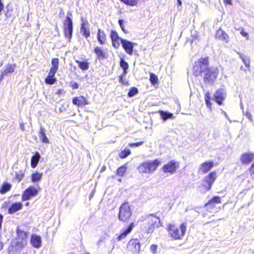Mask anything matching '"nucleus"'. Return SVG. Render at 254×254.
<instances>
[{
  "label": "nucleus",
  "mask_w": 254,
  "mask_h": 254,
  "mask_svg": "<svg viewBox=\"0 0 254 254\" xmlns=\"http://www.w3.org/2000/svg\"><path fill=\"white\" fill-rule=\"evenodd\" d=\"M159 159L153 161H148L142 163L139 165L137 169L140 173L150 174L156 171L160 164Z\"/></svg>",
  "instance_id": "obj_4"
},
{
  "label": "nucleus",
  "mask_w": 254,
  "mask_h": 254,
  "mask_svg": "<svg viewBox=\"0 0 254 254\" xmlns=\"http://www.w3.org/2000/svg\"><path fill=\"white\" fill-rule=\"evenodd\" d=\"M150 78L149 80L151 83L152 85H155L158 82V78L157 75H156L154 73L150 72L149 73Z\"/></svg>",
  "instance_id": "obj_39"
},
{
  "label": "nucleus",
  "mask_w": 254,
  "mask_h": 254,
  "mask_svg": "<svg viewBox=\"0 0 254 254\" xmlns=\"http://www.w3.org/2000/svg\"><path fill=\"white\" fill-rule=\"evenodd\" d=\"M132 214L130 207L127 202L123 203L119 208L118 218L123 222H128Z\"/></svg>",
  "instance_id": "obj_7"
},
{
  "label": "nucleus",
  "mask_w": 254,
  "mask_h": 254,
  "mask_svg": "<svg viewBox=\"0 0 254 254\" xmlns=\"http://www.w3.org/2000/svg\"><path fill=\"white\" fill-rule=\"evenodd\" d=\"M217 177V173L215 171L210 172L203 178L200 187L204 191L210 190Z\"/></svg>",
  "instance_id": "obj_6"
},
{
  "label": "nucleus",
  "mask_w": 254,
  "mask_h": 254,
  "mask_svg": "<svg viewBox=\"0 0 254 254\" xmlns=\"http://www.w3.org/2000/svg\"><path fill=\"white\" fill-rule=\"evenodd\" d=\"M125 75H124L123 73L122 75L120 76L119 81L123 85H127L128 82L124 80V77Z\"/></svg>",
  "instance_id": "obj_47"
},
{
  "label": "nucleus",
  "mask_w": 254,
  "mask_h": 254,
  "mask_svg": "<svg viewBox=\"0 0 254 254\" xmlns=\"http://www.w3.org/2000/svg\"><path fill=\"white\" fill-rule=\"evenodd\" d=\"M45 132L46 129L43 127H41L39 132V135L42 142L45 143H49V140L46 136Z\"/></svg>",
  "instance_id": "obj_30"
},
{
  "label": "nucleus",
  "mask_w": 254,
  "mask_h": 254,
  "mask_svg": "<svg viewBox=\"0 0 254 254\" xmlns=\"http://www.w3.org/2000/svg\"><path fill=\"white\" fill-rule=\"evenodd\" d=\"M72 102L74 105L78 107L89 104L88 100L83 96L73 97Z\"/></svg>",
  "instance_id": "obj_22"
},
{
  "label": "nucleus",
  "mask_w": 254,
  "mask_h": 254,
  "mask_svg": "<svg viewBox=\"0 0 254 254\" xmlns=\"http://www.w3.org/2000/svg\"><path fill=\"white\" fill-rule=\"evenodd\" d=\"M24 177V172L22 170H20L18 172L16 173L15 175V179L20 182Z\"/></svg>",
  "instance_id": "obj_40"
},
{
  "label": "nucleus",
  "mask_w": 254,
  "mask_h": 254,
  "mask_svg": "<svg viewBox=\"0 0 254 254\" xmlns=\"http://www.w3.org/2000/svg\"><path fill=\"white\" fill-rule=\"evenodd\" d=\"M214 163L212 160H208L202 163L199 167L198 171L202 174L208 173L213 167Z\"/></svg>",
  "instance_id": "obj_18"
},
{
  "label": "nucleus",
  "mask_w": 254,
  "mask_h": 254,
  "mask_svg": "<svg viewBox=\"0 0 254 254\" xmlns=\"http://www.w3.org/2000/svg\"><path fill=\"white\" fill-rule=\"evenodd\" d=\"M163 226V223L156 213L147 215L142 220L140 225L141 230L147 234L154 232L155 229Z\"/></svg>",
  "instance_id": "obj_2"
},
{
  "label": "nucleus",
  "mask_w": 254,
  "mask_h": 254,
  "mask_svg": "<svg viewBox=\"0 0 254 254\" xmlns=\"http://www.w3.org/2000/svg\"><path fill=\"white\" fill-rule=\"evenodd\" d=\"M16 67V64H6L0 74V81L2 80L4 77L7 76L9 73H13Z\"/></svg>",
  "instance_id": "obj_20"
},
{
  "label": "nucleus",
  "mask_w": 254,
  "mask_h": 254,
  "mask_svg": "<svg viewBox=\"0 0 254 254\" xmlns=\"http://www.w3.org/2000/svg\"><path fill=\"white\" fill-rule=\"evenodd\" d=\"M192 75L202 78L204 83L213 84L217 79L219 69L217 67L209 66V58L201 57L195 61L191 68Z\"/></svg>",
  "instance_id": "obj_1"
},
{
  "label": "nucleus",
  "mask_w": 254,
  "mask_h": 254,
  "mask_svg": "<svg viewBox=\"0 0 254 254\" xmlns=\"http://www.w3.org/2000/svg\"><path fill=\"white\" fill-rule=\"evenodd\" d=\"M3 246V243L0 241V251L2 249Z\"/></svg>",
  "instance_id": "obj_56"
},
{
  "label": "nucleus",
  "mask_w": 254,
  "mask_h": 254,
  "mask_svg": "<svg viewBox=\"0 0 254 254\" xmlns=\"http://www.w3.org/2000/svg\"><path fill=\"white\" fill-rule=\"evenodd\" d=\"M166 230L170 238L172 240H181L185 236L187 231V224L186 223H182L179 227L174 224H168Z\"/></svg>",
  "instance_id": "obj_3"
},
{
  "label": "nucleus",
  "mask_w": 254,
  "mask_h": 254,
  "mask_svg": "<svg viewBox=\"0 0 254 254\" xmlns=\"http://www.w3.org/2000/svg\"><path fill=\"white\" fill-rule=\"evenodd\" d=\"M121 44L126 53L129 55L133 54L134 46L136 45V43L124 39L121 40Z\"/></svg>",
  "instance_id": "obj_16"
},
{
  "label": "nucleus",
  "mask_w": 254,
  "mask_h": 254,
  "mask_svg": "<svg viewBox=\"0 0 254 254\" xmlns=\"http://www.w3.org/2000/svg\"><path fill=\"white\" fill-rule=\"evenodd\" d=\"M240 58L242 59L243 63H244L245 66L247 67V70L248 71L250 70V58L249 57H246L245 56H244L242 55H241Z\"/></svg>",
  "instance_id": "obj_37"
},
{
  "label": "nucleus",
  "mask_w": 254,
  "mask_h": 254,
  "mask_svg": "<svg viewBox=\"0 0 254 254\" xmlns=\"http://www.w3.org/2000/svg\"><path fill=\"white\" fill-rule=\"evenodd\" d=\"M143 143H144V141H139V142H135V143H129L128 144V145L131 147H137L140 145H141L142 144H143Z\"/></svg>",
  "instance_id": "obj_46"
},
{
  "label": "nucleus",
  "mask_w": 254,
  "mask_h": 254,
  "mask_svg": "<svg viewBox=\"0 0 254 254\" xmlns=\"http://www.w3.org/2000/svg\"><path fill=\"white\" fill-rule=\"evenodd\" d=\"M3 8H4L3 4L2 3V1H0V13L3 9Z\"/></svg>",
  "instance_id": "obj_54"
},
{
  "label": "nucleus",
  "mask_w": 254,
  "mask_h": 254,
  "mask_svg": "<svg viewBox=\"0 0 254 254\" xmlns=\"http://www.w3.org/2000/svg\"><path fill=\"white\" fill-rule=\"evenodd\" d=\"M2 65V64H0V67Z\"/></svg>",
  "instance_id": "obj_59"
},
{
  "label": "nucleus",
  "mask_w": 254,
  "mask_h": 254,
  "mask_svg": "<svg viewBox=\"0 0 254 254\" xmlns=\"http://www.w3.org/2000/svg\"><path fill=\"white\" fill-rule=\"evenodd\" d=\"M179 6H181L182 4V1L181 0H177Z\"/></svg>",
  "instance_id": "obj_57"
},
{
  "label": "nucleus",
  "mask_w": 254,
  "mask_h": 254,
  "mask_svg": "<svg viewBox=\"0 0 254 254\" xmlns=\"http://www.w3.org/2000/svg\"><path fill=\"white\" fill-rule=\"evenodd\" d=\"M120 64L121 67L123 69L124 75H126L127 72V69L128 68V64L124 59H121L120 61Z\"/></svg>",
  "instance_id": "obj_36"
},
{
  "label": "nucleus",
  "mask_w": 254,
  "mask_h": 254,
  "mask_svg": "<svg viewBox=\"0 0 254 254\" xmlns=\"http://www.w3.org/2000/svg\"><path fill=\"white\" fill-rule=\"evenodd\" d=\"M254 160V152L251 151L242 153L239 158L241 164L244 166H248Z\"/></svg>",
  "instance_id": "obj_14"
},
{
  "label": "nucleus",
  "mask_w": 254,
  "mask_h": 254,
  "mask_svg": "<svg viewBox=\"0 0 254 254\" xmlns=\"http://www.w3.org/2000/svg\"><path fill=\"white\" fill-rule=\"evenodd\" d=\"M226 96V91L223 88H218L213 94V100L218 105H223Z\"/></svg>",
  "instance_id": "obj_11"
},
{
  "label": "nucleus",
  "mask_w": 254,
  "mask_h": 254,
  "mask_svg": "<svg viewBox=\"0 0 254 254\" xmlns=\"http://www.w3.org/2000/svg\"><path fill=\"white\" fill-rule=\"evenodd\" d=\"M83 254H88V253H84Z\"/></svg>",
  "instance_id": "obj_60"
},
{
  "label": "nucleus",
  "mask_w": 254,
  "mask_h": 254,
  "mask_svg": "<svg viewBox=\"0 0 254 254\" xmlns=\"http://www.w3.org/2000/svg\"><path fill=\"white\" fill-rule=\"evenodd\" d=\"M224 3L227 5V4H230L232 5V0H223Z\"/></svg>",
  "instance_id": "obj_52"
},
{
  "label": "nucleus",
  "mask_w": 254,
  "mask_h": 254,
  "mask_svg": "<svg viewBox=\"0 0 254 254\" xmlns=\"http://www.w3.org/2000/svg\"><path fill=\"white\" fill-rule=\"evenodd\" d=\"M75 62L78 64L79 68L82 71H86L88 69L89 63L87 59H85L82 61L75 60Z\"/></svg>",
  "instance_id": "obj_28"
},
{
  "label": "nucleus",
  "mask_w": 254,
  "mask_h": 254,
  "mask_svg": "<svg viewBox=\"0 0 254 254\" xmlns=\"http://www.w3.org/2000/svg\"><path fill=\"white\" fill-rule=\"evenodd\" d=\"M65 91L63 89H59L56 93V94L57 95H58V96H61L62 95H64L65 93Z\"/></svg>",
  "instance_id": "obj_49"
},
{
  "label": "nucleus",
  "mask_w": 254,
  "mask_h": 254,
  "mask_svg": "<svg viewBox=\"0 0 254 254\" xmlns=\"http://www.w3.org/2000/svg\"><path fill=\"white\" fill-rule=\"evenodd\" d=\"M80 32L85 38L90 36V31L88 27V23L87 21H84L81 23Z\"/></svg>",
  "instance_id": "obj_24"
},
{
  "label": "nucleus",
  "mask_w": 254,
  "mask_h": 254,
  "mask_svg": "<svg viewBox=\"0 0 254 254\" xmlns=\"http://www.w3.org/2000/svg\"><path fill=\"white\" fill-rule=\"evenodd\" d=\"M78 84L76 82H74L71 83V87L72 89H76L78 88Z\"/></svg>",
  "instance_id": "obj_50"
},
{
  "label": "nucleus",
  "mask_w": 254,
  "mask_h": 254,
  "mask_svg": "<svg viewBox=\"0 0 254 254\" xmlns=\"http://www.w3.org/2000/svg\"><path fill=\"white\" fill-rule=\"evenodd\" d=\"M245 115L249 120H250L251 121H253V116L250 112L247 111Z\"/></svg>",
  "instance_id": "obj_48"
},
{
  "label": "nucleus",
  "mask_w": 254,
  "mask_h": 254,
  "mask_svg": "<svg viewBox=\"0 0 254 254\" xmlns=\"http://www.w3.org/2000/svg\"><path fill=\"white\" fill-rule=\"evenodd\" d=\"M135 226V224L134 223H130L127 228L124 230L123 232H122L117 238L118 241H121L124 239H125L127 235L130 233L132 230L133 228Z\"/></svg>",
  "instance_id": "obj_25"
},
{
  "label": "nucleus",
  "mask_w": 254,
  "mask_h": 254,
  "mask_svg": "<svg viewBox=\"0 0 254 254\" xmlns=\"http://www.w3.org/2000/svg\"><path fill=\"white\" fill-rule=\"evenodd\" d=\"M2 1V0H0V1Z\"/></svg>",
  "instance_id": "obj_61"
},
{
  "label": "nucleus",
  "mask_w": 254,
  "mask_h": 254,
  "mask_svg": "<svg viewBox=\"0 0 254 254\" xmlns=\"http://www.w3.org/2000/svg\"><path fill=\"white\" fill-rule=\"evenodd\" d=\"M127 170V165L124 164L119 167L116 171V176L123 177Z\"/></svg>",
  "instance_id": "obj_35"
},
{
  "label": "nucleus",
  "mask_w": 254,
  "mask_h": 254,
  "mask_svg": "<svg viewBox=\"0 0 254 254\" xmlns=\"http://www.w3.org/2000/svg\"><path fill=\"white\" fill-rule=\"evenodd\" d=\"M63 24V32L64 37L69 41L71 39L73 32V24L71 19L69 16H66Z\"/></svg>",
  "instance_id": "obj_9"
},
{
  "label": "nucleus",
  "mask_w": 254,
  "mask_h": 254,
  "mask_svg": "<svg viewBox=\"0 0 254 254\" xmlns=\"http://www.w3.org/2000/svg\"><path fill=\"white\" fill-rule=\"evenodd\" d=\"M138 92V89L135 87H131L127 93V96L129 97H131L136 94H137Z\"/></svg>",
  "instance_id": "obj_42"
},
{
  "label": "nucleus",
  "mask_w": 254,
  "mask_h": 254,
  "mask_svg": "<svg viewBox=\"0 0 254 254\" xmlns=\"http://www.w3.org/2000/svg\"><path fill=\"white\" fill-rule=\"evenodd\" d=\"M130 154L131 151L129 149H125L120 152L119 155L121 159H124L127 157Z\"/></svg>",
  "instance_id": "obj_38"
},
{
  "label": "nucleus",
  "mask_w": 254,
  "mask_h": 254,
  "mask_svg": "<svg viewBox=\"0 0 254 254\" xmlns=\"http://www.w3.org/2000/svg\"><path fill=\"white\" fill-rule=\"evenodd\" d=\"M22 207V204L20 202L12 203L8 209L9 214H13L16 211L20 210Z\"/></svg>",
  "instance_id": "obj_27"
},
{
  "label": "nucleus",
  "mask_w": 254,
  "mask_h": 254,
  "mask_svg": "<svg viewBox=\"0 0 254 254\" xmlns=\"http://www.w3.org/2000/svg\"><path fill=\"white\" fill-rule=\"evenodd\" d=\"M106 166L103 165V166L101 167V172H103L104 171H105V169H106Z\"/></svg>",
  "instance_id": "obj_55"
},
{
  "label": "nucleus",
  "mask_w": 254,
  "mask_h": 254,
  "mask_svg": "<svg viewBox=\"0 0 254 254\" xmlns=\"http://www.w3.org/2000/svg\"><path fill=\"white\" fill-rule=\"evenodd\" d=\"M51 67L47 76L45 79L46 83L50 85L54 84L57 81L55 75L59 69V60L57 58H53L51 60Z\"/></svg>",
  "instance_id": "obj_5"
},
{
  "label": "nucleus",
  "mask_w": 254,
  "mask_h": 254,
  "mask_svg": "<svg viewBox=\"0 0 254 254\" xmlns=\"http://www.w3.org/2000/svg\"><path fill=\"white\" fill-rule=\"evenodd\" d=\"M221 203L220 197L218 196H214L209 201L204 204V207L206 208L207 211L213 212L216 210V204Z\"/></svg>",
  "instance_id": "obj_13"
},
{
  "label": "nucleus",
  "mask_w": 254,
  "mask_h": 254,
  "mask_svg": "<svg viewBox=\"0 0 254 254\" xmlns=\"http://www.w3.org/2000/svg\"><path fill=\"white\" fill-rule=\"evenodd\" d=\"M161 116L163 120H166L173 117V114L168 112H165L163 111H160Z\"/></svg>",
  "instance_id": "obj_41"
},
{
  "label": "nucleus",
  "mask_w": 254,
  "mask_h": 254,
  "mask_svg": "<svg viewBox=\"0 0 254 254\" xmlns=\"http://www.w3.org/2000/svg\"><path fill=\"white\" fill-rule=\"evenodd\" d=\"M40 157V155L38 152H36L31 157V166L32 168H35L37 167Z\"/></svg>",
  "instance_id": "obj_29"
},
{
  "label": "nucleus",
  "mask_w": 254,
  "mask_h": 254,
  "mask_svg": "<svg viewBox=\"0 0 254 254\" xmlns=\"http://www.w3.org/2000/svg\"><path fill=\"white\" fill-rule=\"evenodd\" d=\"M249 171L250 172V175L254 177V161L251 164V166L249 167Z\"/></svg>",
  "instance_id": "obj_45"
},
{
  "label": "nucleus",
  "mask_w": 254,
  "mask_h": 254,
  "mask_svg": "<svg viewBox=\"0 0 254 254\" xmlns=\"http://www.w3.org/2000/svg\"><path fill=\"white\" fill-rule=\"evenodd\" d=\"M94 52L99 60L105 59L108 57V53L106 50L103 49L102 47L99 46L95 47L94 49Z\"/></svg>",
  "instance_id": "obj_21"
},
{
  "label": "nucleus",
  "mask_w": 254,
  "mask_h": 254,
  "mask_svg": "<svg viewBox=\"0 0 254 254\" xmlns=\"http://www.w3.org/2000/svg\"><path fill=\"white\" fill-rule=\"evenodd\" d=\"M179 167V163L172 160L164 164L162 167V170L165 173H169L172 174L176 172Z\"/></svg>",
  "instance_id": "obj_12"
},
{
  "label": "nucleus",
  "mask_w": 254,
  "mask_h": 254,
  "mask_svg": "<svg viewBox=\"0 0 254 254\" xmlns=\"http://www.w3.org/2000/svg\"><path fill=\"white\" fill-rule=\"evenodd\" d=\"M118 23H119V25H120L121 29L122 30V31L126 34L128 33V31L127 29H126V28L124 25V23H125V20L124 19H120L118 21Z\"/></svg>",
  "instance_id": "obj_43"
},
{
  "label": "nucleus",
  "mask_w": 254,
  "mask_h": 254,
  "mask_svg": "<svg viewBox=\"0 0 254 254\" xmlns=\"http://www.w3.org/2000/svg\"><path fill=\"white\" fill-rule=\"evenodd\" d=\"M16 232L17 234L16 239L17 241L15 243V246L19 248H23L26 244L28 234L18 228H16Z\"/></svg>",
  "instance_id": "obj_10"
},
{
  "label": "nucleus",
  "mask_w": 254,
  "mask_h": 254,
  "mask_svg": "<svg viewBox=\"0 0 254 254\" xmlns=\"http://www.w3.org/2000/svg\"><path fill=\"white\" fill-rule=\"evenodd\" d=\"M110 37L113 47L116 49H118L120 46L119 41L121 42V40L123 39L120 37L118 32L114 30L111 31Z\"/></svg>",
  "instance_id": "obj_17"
},
{
  "label": "nucleus",
  "mask_w": 254,
  "mask_h": 254,
  "mask_svg": "<svg viewBox=\"0 0 254 254\" xmlns=\"http://www.w3.org/2000/svg\"><path fill=\"white\" fill-rule=\"evenodd\" d=\"M97 39L99 43L101 45H105L107 43V35L103 30L98 29Z\"/></svg>",
  "instance_id": "obj_23"
},
{
  "label": "nucleus",
  "mask_w": 254,
  "mask_h": 254,
  "mask_svg": "<svg viewBox=\"0 0 254 254\" xmlns=\"http://www.w3.org/2000/svg\"><path fill=\"white\" fill-rule=\"evenodd\" d=\"M141 244L137 238H132L128 242L125 251L126 254H139Z\"/></svg>",
  "instance_id": "obj_8"
},
{
  "label": "nucleus",
  "mask_w": 254,
  "mask_h": 254,
  "mask_svg": "<svg viewBox=\"0 0 254 254\" xmlns=\"http://www.w3.org/2000/svg\"><path fill=\"white\" fill-rule=\"evenodd\" d=\"M121 2L127 6L130 7H137L138 5L139 0H119Z\"/></svg>",
  "instance_id": "obj_31"
},
{
  "label": "nucleus",
  "mask_w": 254,
  "mask_h": 254,
  "mask_svg": "<svg viewBox=\"0 0 254 254\" xmlns=\"http://www.w3.org/2000/svg\"><path fill=\"white\" fill-rule=\"evenodd\" d=\"M30 241L31 245L34 248H39L41 246V239L39 236L32 235Z\"/></svg>",
  "instance_id": "obj_26"
},
{
  "label": "nucleus",
  "mask_w": 254,
  "mask_h": 254,
  "mask_svg": "<svg viewBox=\"0 0 254 254\" xmlns=\"http://www.w3.org/2000/svg\"><path fill=\"white\" fill-rule=\"evenodd\" d=\"M215 37L216 39L223 41L226 43H228L229 41L228 35L221 28L216 30Z\"/></svg>",
  "instance_id": "obj_19"
},
{
  "label": "nucleus",
  "mask_w": 254,
  "mask_h": 254,
  "mask_svg": "<svg viewBox=\"0 0 254 254\" xmlns=\"http://www.w3.org/2000/svg\"><path fill=\"white\" fill-rule=\"evenodd\" d=\"M42 176L43 174L42 173L35 172L31 175V181L33 183L38 182L41 179Z\"/></svg>",
  "instance_id": "obj_34"
},
{
  "label": "nucleus",
  "mask_w": 254,
  "mask_h": 254,
  "mask_svg": "<svg viewBox=\"0 0 254 254\" xmlns=\"http://www.w3.org/2000/svg\"><path fill=\"white\" fill-rule=\"evenodd\" d=\"M3 216L2 214H0V229H1L2 223L3 221Z\"/></svg>",
  "instance_id": "obj_53"
},
{
  "label": "nucleus",
  "mask_w": 254,
  "mask_h": 254,
  "mask_svg": "<svg viewBox=\"0 0 254 254\" xmlns=\"http://www.w3.org/2000/svg\"><path fill=\"white\" fill-rule=\"evenodd\" d=\"M11 185L7 182L3 183L0 187V193L3 194L8 192L11 189Z\"/></svg>",
  "instance_id": "obj_32"
},
{
  "label": "nucleus",
  "mask_w": 254,
  "mask_h": 254,
  "mask_svg": "<svg viewBox=\"0 0 254 254\" xmlns=\"http://www.w3.org/2000/svg\"><path fill=\"white\" fill-rule=\"evenodd\" d=\"M38 193V190L33 186L27 188L23 192L21 200L23 201L28 200Z\"/></svg>",
  "instance_id": "obj_15"
},
{
  "label": "nucleus",
  "mask_w": 254,
  "mask_h": 254,
  "mask_svg": "<svg viewBox=\"0 0 254 254\" xmlns=\"http://www.w3.org/2000/svg\"><path fill=\"white\" fill-rule=\"evenodd\" d=\"M5 15L7 17H8L11 16V14L10 13H8L7 12L5 13Z\"/></svg>",
  "instance_id": "obj_58"
},
{
  "label": "nucleus",
  "mask_w": 254,
  "mask_h": 254,
  "mask_svg": "<svg viewBox=\"0 0 254 254\" xmlns=\"http://www.w3.org/2000/svg\"><path fill=\"white\" fill-rule=\"evenodd\" d=\"M204 100L206 106L209 110L212 109V103L211 102V97H210V93L209 92H207L204 94Z\"/></svg>",
  "instance_id": "obj_33"
},
{
  "label": "nucleus",
  "mask_w": 254,
  "mask_h": 254,
  "mask_svg": "<svg viewBox=\"0 0 254 254\" xmlns=\"http://www.w3.org/2000/svg\"><path fill=\"white\" fill-rule=\"evenodd\" d=\"M240 33L244 37H247L248 36V33L244 29H242Z\"/></svg>",
  "instance_id": "obj_51"
},
{
  "label": "nucleus",
  "mask_w": 254,
  "mask_h": 254,
  "mask_svg": "<svg viewBox=\"0 0 254 254\" xmlns=\"http://www.w3.org/2000/svg\"><path fill=\"white\" fill-rule=\"evenodd\" d=\"M158 245L157 244H152L150 247V251L153 254L157 253Z\"/></svg>",
  "instance_id": "obj_44"
}]
</instances>
